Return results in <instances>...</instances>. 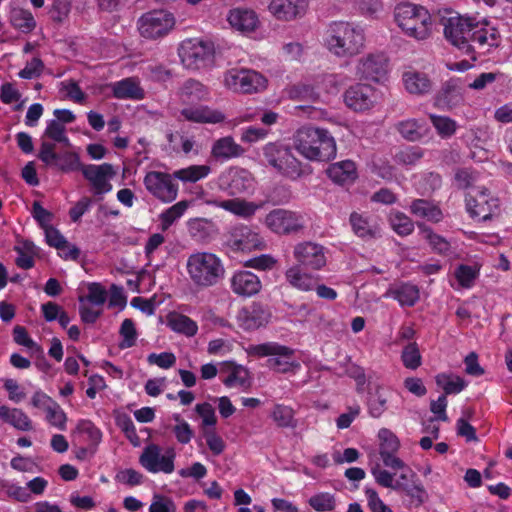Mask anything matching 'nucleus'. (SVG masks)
<instances>
[{"instance_id":"obj_1","label":"nucleus","mask_w":512,"mask_h":512,"mask_svg":"<svg viewBox=\"0 0 512 512\" xmlns=\"http://www.w3.org/2000/svg\"><path fill=\"white\" fill-rule=\"evenodd\" d=\"M444 35L471 61H476L479 55L490 53L502 42L499 30L490 21L464 16L450 17L445 24Z\"/></svg>"},{"instance_id":"obj_2","label":"nucleus","mask_w":512,"mask_h":512,"mask_svg":"<svg viewBox=\"0 0 512 512\" xmlns=\"http://www.w3.org/2000/svg\"><path fill=\"white\" fill-rule=\"evenodd\" d=\"M292 140L293 148L309 161H329L337 153L335 139L323 128L303 126L296 130Z\"/></svg>"},{"instance_id":"obj_3","label":"nucleus","mask_w":512,"mask_h":512,"mask_svg":"<svg viewBox=\"0 0 512 512\" xmlns=\"http://www.w3.org/2000/svg\"><path fill=\"white\" fill-rule=\"evenodd\" d=\"M323 45L337 58L354 57L365 47V34L352 23L333 22L324 34Z\"/></svg>"},{"instance_id":"obj_4","label":"nucleus","mask_w":512,"mask_h":512,"mask_svg":"<svg viewBox=\"0 0 512 512\" xmlns=\"http://www.w3.org/2000/svg\"><path fill=\"white\" fill-rule=\"evenodd\" d=\"M185 270L189 282L197 289L218 285L226 274L222 259L209 251H195L189 254Z\"/></svg>"},{"instance_id":"obj_5","label":"nucleus","mask_w":512,"mask_h":512,"mask_svg":"<svg viewBox=\"0 0 512 512\" xmlns=\"http://www.w3.org/2000/svg\"><path fill=\"white\" fill-rule=\"evenodd\" d=\"M394 18L401 31L410 38L423 41L432 35V16L421 5L410 2L399 3L394 9Z\"/></svg>"},{"instance_id":"obj_6","label":"nucleus","mask_w":512,"mask_h":512,"mask_svg":"<svg viewBox=\"0 0 512 512\" xmlns=\"http://www.w3.org/2000/svg\"><path fill=\"white\" fill-rule=\"evenodd\" d=\"M266 162L278 174L296 181L312 173L309 165L300 161L293 153L292 148L281 142H269L263 147Z\"/></svg>"},{"instance_id":"obj_7","label":"nucleus","mask_w":512,"mask_h":512,"mask_svg":"<svg viewBox=\"0 0 512 512\" xmlns=\"http://www.w3.org/2000/svg\"><path fill=\"white\" fill-rule=\"evenodd\" d=\"M246 352L249 356L254 357L269 356L270 358L267 360L268 367L280 373H287L300 368V364L293 359L294 350L276 342L249 345Z\"/></svg>"},{"instance_id":"obj_8","label":"nucleus","mask_w":512,"mask_h":512,"mask_svg":"<svg viewBox=\"0 0 512 512\" xmlns=\"http://www.w3.org/2000/svg\"><path fill=\"white\" fill-rule=\"evenodd\" d=\"M178 54L185 68L199 70L212 64L215 46L210 40L190 38L181 42Z\"/></svg>"},{"instance_id":"obj_9","label":"nucleus","mask_w":512,"mask_h":512,"mask_svg":"<svg viewBox=\"0 0 512 512\" xmlns=\"http://www.w3.org/2000/svg\"><path fill=\"white\" fill-rule=\"evenodd\" d=\"M223 85L235 93L251 94L264 90L267 80L255 70L233 68L225 72Z\"/></svg>"},{"instance_id":"obj_10","label":"nucleus","mask_w":512,"mask_h":512,"mask_svg":"<svg viewBox=\"0 0 512 512\" xmlns=\"http://www.w3.org/2000/svg\"><path fill=\"white\" fill-rule=\"evenodd\" d=\"M38 158L46 166L56 168L63 173L81 171L84 166L78 153L73 151L57 153L56 145L47 140L41 142Z\"/></svg>"},{"instance_id":"obj_11","label":"nucleus","mask_w":512,"mask_h":512,"mask_svg":"<svg viewBox=\"0 0 512 512\" xmlns=\"http://www.w3.org/2000/svg\"><path fill=\"white\" fill-rule=\"evenodd\" d=\"M176 451L169 447L165 451L157 444L147 445L140 457L139 463L150 473L171 474L175 471Z\"/></svg>"},{"instance_id":"obj_12","label":"nucleus","mask_w":512,"mask_h":512,"mask_svg":"<svg viewBox=\"0 0 512 512\" xmlns=\"http://www.w3.org/2000/svg\"><path fill=\"white\" fill-rule=\"evenodd\" d=\"M264 224L277 235H291L298 234L304 229L305 220L299 212L277 208L266 215Z\"/></svg>"},{"instance_id":"obj_13","label":"nucleus","mask_w":512,"mask_h":512,"mask_svg":"<svg viewBox=\"0 0 512 512\" xmlns=\"http://www.w3.org/2000/svg\"><path fill=\"white\" fill-rule=\"evenodd\" d=\"M175 18L166 10H153L143 14L138 20L140 34L147 39L166 36L174 27Z\"/></svg>"},{"instance_id":"obj_14","label":"nucleus","mask_w":512,"mask_h":512,"mask_svg":"<svg viewBox=\"0 0 512 512\" xmlns=\"http://www.w3.org/2000/svg\"><path fill=\"white\" fill-rule=\"evenodd\" d=\"M382 100V93L368 84H356L344 93L345 104L355 112H366L375 108Z\"/></svg>"},{"instance_id":"obj_15","label":"nucleus","mask_w":512,"mask_h":512,"mask_svg":"<svg viewBox=\"0 0 512 512\" xmlns=\"http://www.w3.org/2000/svg\"><path fill=\"white\" fill-rule=\"evenodd\" d=\"M354 70L358 79L382 82L389 71V60L384 53H369L356 61Z\"/></svg>"},{"instance_id":"obj_16","label":"nucleus","mask_w":512,"mask_h":512,"mask_svg":"<svg viewBox=\"0 0 512 512\" xmlns=\"http://www.w3.org/2000/svg\"><path fill=\"white\" fill-rule=\"evenodd\" d=\"M327 250L319 243L302 241L293 247L296 264L311 271L322 270L327 264Z\"/></svg>"},{"instance_id":"obj_17","label":"nucleus","mask_w":512,"mask_h":512,"mask_svg":"<svg viewBox=\"0 0 512 512\" xmlns=\"http://www.w3.org/2000/svg\"><path fill=\"white\" fill-rule=\"evenodd\" d=\"M81 172L96 196L109 193L112 190L111 180L117 174L116 169L110 163L87 164L83 166Z\"/></svg>"},{"instance_id":"obj_18","label":"nucleus","mask_w":512,"mask_h":512,"mask_svg":"<svg viewBox=\"0 0 512 512\" xmlns=\"http://www.w3.org/2000/svg\"><path fill=\"white\" fill-rule=\"evenodd\" d=\"M143 183L147 191L162 202L169 203L177 198L178 185L168 173L150 171L145 175Z\"/></svg>"},{"instance_id":"obj_19","label":"nucleus","mask_w":512,"mask_h":512,"mask_svg":"<svg viewBox=\"0 0 512 512\" xmlns=\"http://www.w3.org/2000/svg\"><path fill=\"white\" fill-rule=\"evenodd\" d=\"M466 206L472 217L485 221L493 216L499 204L486 188L477 187L467 195Z\"/></svg>"},{"instance_id":"obj_20","label":"nucleus","mask_w":512,"mask_h":512,"mask_svg":"<svg viewBox=\"0 0 512 512\" xmlns=\"http://www.w3.org/2000/svg\"><path fill=\"white\" fill-rule=\"evenodd\" d=\"M379 455L383 464L391 469H408L406 463L397 456L401 447L399 438L388 428H381L377 434Z\"/></svg>"},{"instance_id":"obj_21","label":"nucleus","mask_w":512,"mask_h":512,"mask_svg":"<svg viewBox=\"0 0 512 512\" xmlns=\"http://www.w3.org/2000/svg\"><path fill=\"white\" fill-rule=\"evenodd\" d=\"M254 177L246 169L231 167L219 176V185L230 195L249 193L254 189Z\"/></svg>"},{"instance_id":"obj_22","label":"nucleus","mask_w":512,"mask_h":512,"mask_svg":"<svg viewBox=\"0 0 512 512\" xmlns=\"http://www.w3.org/2000/svg\"><path fill=\"white\" fill-rule=\"evenodd\" d=\"M309 7V0H271L269 12L279 21L290 22L302 18Z\"/></svg>"},{"instance_id":"obj_23","label":"nucleus","mask_w":512,"mask_h":512,"mask_svg":"<svg viewBox=\"0 0 512 512\" xmlns=\"http://www.w3.org/2000/svg\"><path fill=\"white\" fill-rule=\"evenodd\" d=\"M270 312L260 303H252L243 307L236 315V321L240 328L253 331L265 326L270 320Z\"/></svg>"},{"instance_id":"obj_24","label":"nucleus","mask_w":512,"mask_h":512,"mask_svg":"<svg viewBox=\"0 0 512 512\" xmlns=\"http://www.w3.org/2000/svg\"><path fill=\"white\" fill-rule=\"evenodd\" d=\"M232 292L240 297H252L262 289L260 278L251 271L239 270L230 278Z\"/></svg>"},{"instance_id":"obj_25","label":"nucleus","mask_w":512,"mask_h":512,"mask_svg":"<svg viewBox=\"0 0 512 512\" xmlns=\"http://www.w3.org/2000/svg\"><path fill=\"white\" fill-rule=\"evenodd\" d=\"M306 269L305 267L294 264L286 269L284 277L290 287L300 292H311L318 282L320 277Z\"/></svg>"},{"instance_id":"obj_26","label":"nucleus","mask_w":512,"mask_h":512,"mask_svg":"<svg viewBox=\"0 0 512 512\" xmlns=\"http://www.w3.org/2000/svg\"><path fill=\"white\" fill-rule=\"evenodd\" d=\"M462 80L450 78L445 81L435 96V105L440 108H453L464 100Z\"/></svg>"},{"instance_id":"obj_27","label":"nucleus","mask_w":512,"mask_h":512,"mask_svg":"<svg viewBox=\"0 0 512 512\" xmlns=\"http://www.w3.org/2000/svg\"><path fill=\"white\" fill-rule=\"evenodd\" d=\"M180 113L185 120L201 124H219L226 119L221 110L208 105L185 107Z\"/></svg>"},{"instance_id":"obj_28","label":"nucleus","mask_w":512,"mask_h":512,"mask_svg":"<svg viewBox=\"0 0 512 512\" xmlns=\"http://www.w3.org/2000/svg\"><path fill=\"white\" fill-rule=\"evenodd\" d=\"M227 20L233 29L242 34L255 32L260 26L258 14L248 8L231 9Z\"/></svg>"},{"instance_id":"obj_29","label":"nucleus","mask_w":512,"mask_h":512,"mask_svg":"<svg viewBox=\"0 0 512 512\" xmlns=\"http://www.w3.org/2000/svg\"><path fill=\"white\" fill-rule=\"evenodd\" d=\"M207 204L224 209L237 217L249 219L262 207V204L234 198L228 200H209Z\"/></svg>"},{"instance_id":"obj_30","label":"nucleus","mask_w":512,"mask_h":512,"mask_svg":"<svg viewBox=\"0 0 512 512\" xmlns=\"http://www.w3.org/2000/svg\"><path fill=\"white\" fill-rule=\"evenodd\" d=\"M179 95L181 102L185 104L204 102L211 99L209 88L194 79H188L183 83Z\"/></svg>"},{"instance_id":"obj_31","label":"nucleus","mask_w":512,"mask_h":512,"mask_svg":"<svg viewBox=\"0 0 512 512\" xmlns=\"http://www.w3.org/2000/svg\"><path fill=\"white\" fill-rule=\"evenodd\" d=\"M403 84L407 92L414 95H424L432 90L433 83L426 73L408 70L403 73Z\"/></svg>"},{"instance_id":"obj_32","label":"nucleus","mask_w":512,"mask_h":512,"mask_svg":"<svg viewBox=\"0 0 512 512\" xmlns=\"http://www.w3.org/2000/svg\"><path fill=\"white\" fill-rule=\"evenodd\" d=\"M234 245L241 250L263 249L265 244L259 233L248 226H240L232 233Z\"/></svg>"},{"instance_id":"obj_33","label":"nucleus","mask_w":512,"mask_h":512,"mask_svg":"<svg viewBox=\"0 0 512 512\" xmlns=\"http://www.w3.org/2000/svg\"><path fill=\"white\" fill-rule=\"evenodd\" d=\"M328 177L337 184H348L357 178L356 165L351 160L331 164L327 169Z\"/></svg>"},{"instance_id":"obj_34","label":"nucleus","mask_w":512,"mask_h":512,"mask_svg":"<svg viewBox=\"0 0 512 512\" xmlns=\"http://www.w3.org/2000/svg\"><path fill=\"white\" fill-rule=\"evenodd\" d=\"M243 154L244 149L231 136L216 140L211 148V155L217 160H229Z\"/></svg>"},{"instance_id":"obj_35","label":"nucleus","mask_w":512,"mask_h":512,"mask_svg":"<svg viewBox=\"0 0 512 512\" xmlns=\"http://www.w3.org/2000/svg\"><path fill=\"white\" fill-rule=\"evenodd\" d=\"M113 96L117 99L141 100L144 98V90L135 78H125L110 85Z\"/></svg>"},{"instance_id":"obj_36","label":"nucleus","mask_w":512,"mask_h":512,"mask_svg":"<svg viewBox=\"0 0 512 512\" xmlns=\"http://www.w3.org/2000/svg\"><path fill=\"white\" fill-rule=\"evenodd\" d=\"M410 212L418 218L431 222H439L443 218L441 209L433 202L426 199H415L410 204Z\"/></svg>"},{"instance_id":"obj_37","label":"nucleus","mask_w":512,"mask_h":512,"mask_svg":"<svg viewBox=\"0 0 512 512\" xmlns=\"http://www.w3.org/2000/svg\"><path fill=\"white\" fill-rule=\"evenodd\" d=\"M0 419L21 431L32 429V422L28 415L18 408L0 406Z\"/></svg>"},{"instance_id":"obj_38","label":"nucleus","mask_w":512,"mask_h":512,"mask_svg":"<svg viewBox=\"0 0 512 512\" xmlns=\"http://www.w3.org/2000/svg\"><path fill=\"white\" fill-rule=\"evenodd\" d=\"M168 327L179 334H183L186 337H193L198 332L197 323L190 317L181 313H171L167 317Z\"/></svg>"},{"instance_id":"obj_39","label":"nucleus","mask_w":512,"mask_h":512,"mask_svg":"<svg viewBox=\"0 0 512 512\" xmlns=\"http://www.w3.org/2000/svg\"><path fill=\"white\" fill-rule=\"evenodd\" d=\"M435 382L438 387L444 391V395L458 394L467 386L466 381L453 373H439L435 376Z\"/></svg>"},{"instance_id":"obj_40","label":"nucleus","mask_w":512,"mask_h":512,"mask_svg":"<svg viewBox=\"0 0 512 512\" xmlns=\"http://www.w3.org/2000/svg\"><path fill=\"white\" fill-rule=\"evenodd\" d=\"M429 119L437 135L441 139H450L456 134L458 123L451 117L445 115L430 114Z\"/></svg>"},{"instance_id":"obj_41","label":"nucleus","mask_w":512,"mask_h":512,"mask_svg":"<svg viewBox=\"0 0 512 512\" xmlns=\"http://www.w3.org/2000/svg\"><path fill=\"white\" fill-rule=\"evenodd\" d=\"M11 25L23 33H29L36 27V21L29 10L14 7L10 12Z\"/></svg>"},{"instance_id":"obj_42","label":"nucleus","mask_w":512,"mask_h":512,"mask_svg":"<svg viewBox=\"0 0 512 512\" xmlns=\"http://www.w3.org/2000/svg\"><path fill=\"white\" fill-rule=\"evenodd\" d=\"M272 420L280 428H294L297 425L295 411L284 404H275L270 414Z\"/></svg>"},{"instance_id":"obj_43","label":"nucleus","mask_w":512,"mask_h":512,"mask_svg":"<svg viewBox=\"0 0 512 512\" xmlns=\"http://www.w3.org/2000/svg\"><path fill=\"white\" fill-rule=\"evenodd\" d=\"M389 295L399 302L401 306H414L419 300V289L413 284H402L389 291Z\"/></svg>"},{"instance_id":"obj_44","label":"nucleus","mask_w":512,"mask_h":512,"mask_svg":"<svg viewBox=\"0 0 512 512\" xmlns=\"http://www.w3.org/2000/svg\"><path fill=\"white\" fill-rule=\"evenodd\" d=\"M190 236L198 241H204L215 231V226L211 220L206 218L191 219L187 223Z\"/></svg>"},{"instance_id":"obj_45","label":"nucleus","mask_w":512,"mask_h":512,"mask_svg":"<svg viewBox=\"0 0 512 512\" xmlns=\"http://www.w3.org/2000/svg\"><path fill=\"white\" fill-rule=\"evenodd\" d=\"M423 125L417 119H406L396 124L400 135L408 141H419L424 136Z\"/></svg>"},{"instance_id":"obj_46","label":"nucleus","mask_w":512,"mask_h":512,"mask_svg":"<svg viewBox=\"0 0 512 512\" xmlns=\"http://www.w3.org/2000/svg\"><path fill=\"white\" fill-rule=\"evenodd\" d=\"M350 223L354 233L362 238H371L379 232L375 224H371L367 218L358 213H352Z\"/></svg>"},{"instance_id":"obj_47","label":"nucleus","mask_w":512,"mask_h":512,"mask_svg":"<svg viewBox=\"0 0 512 512\" xmlns=\"http://www.w3.org/2000/svg\"><path fill=\"white\" fill-rule=\"evenodd\" d=\"M419 234L426 240L432 249L439 254H447L450 250V243L442 236L435 234L429 227L419 225Z\"/></svg>"},{"instance_id":"obj_48","label":"nucleus","mask_w":512,"mask_h":512,"mask_svg":"<svg viewBox=\"0 0 512 512\" xmlns=\"http://www.w3.org/2000/svg\"><path fill=\"white\" fill-rule=\"evenodd\" d=\"M210 171L208 165H191L175 171L173 177L183 182H196L208 176Z\"/></svg>"},{"instance_id":"obj_49","label":"nucleus","mask_w":512,"mask_h":512,"mask_svg":"<svg viewBox=\"0 0 512 512\" xmlns=\"http://www.w3.org/2000/svg\"><path fill=\"white\" fill-rule=\"evenodd\" d=\"M45 138L51 139L54 142L61 143L65 146L70 145V140L66 135V127L62 123H59V120L51 119L47 121L42 141L46 140Z\"/></svg>"},{"instance_id":"obj_50","label":"nucleus","mask_w":512,"mask_h":512,"mask_svg":"<svg viewBox=\"0 0 512 512\" xmlns=\"http://www.w3.org/2000/svg\"><path fill=\"white\" fill-rule=\"evenodd\" d=\"M389 222L392 229L400 236L409 235L414 230L413 221L400 211H391Z\"/></svg>"},{"instance_id":"obj_51","label":"nucleus","mask_w":512,"mask_h":512,"mask_svg":"<svg viewBox=\"0 0 512 512\" xmlns=\"http://www.w3.org/2000/svg\"><path fill=\"white\" fill-rule=\"evenodd\" d=\"M388 397L380 387L368 399V413L373 418H380L387 410Z\"/></svg>"},{"instance_id":"obj_52","label":"nucleus","mask_w":512,"mask_h":512,"mask_svg":"<svg viewBox=\"0 0 512 512\" xmlns=\"http://www.w3.org/2000/svg\"><path fill=\"white\" fill-rule=\"evenodd\" d=\"M308 504L317 512H330L336 507V498L329 492H319L309 498Z\"/></svg>"},{"instance_id":"obj_53","label":"nucleus","mask_w":512,"mask_h":512,"mask_svg":"<svg viewBox=\"0 0 512 512\" xmlns=\"http://www.w3.org/2000/svg\"><path fill=\"white\" fill-rule=\"evenodd\" d=\"M478 275L479 269L477 267L464 264L459 265L454 271V276L459 286L466 289L474 285Z\"/></svg>"},{"instance_id":"obj_54","label":"nucleus","mask_w":512,"mask_h":512,"mask_svg":"<svg viewBox=\"0 0 512 512\" xmlns=\"http://www.w3.org/2000/svg\"><path fill=\"white\" fill-rule=\"evenodd\" d=\"M401 360L405 368L415 370L422 364V357L417 343L410 342L407 344L401 353Z\"/></svg>"},{"instance_id":"obj_55","label":"nucleus","mask_w":512,"mask_h":512,"mask_svg":"<svg viewBox=\"0 0 512 512\" xmlns=\"http://www.w3.org/2000/svg\"><path fill=\"white\" fill-rule=\"evenodd\" d=\"M187 207L188 205L185 201H180L161 213V229L166 231L176 220H178L184 214Z\"/></svg>"},{"instance_id":"obj_56","label":"nucleus","mask_w":512,"mask_h":512,"mask_svg":"<svg viewBox=\"0 0 512 512\" xmlns=\"http://www.w3.org/2000/svg\"><path fill=\"white\" fill-rule=\"evenodd\" d=\"M119 334L122 338V340L119 343L120 349L131 348L136 344L137 331L135 328V324L131 319L126 318L123 320L119 330Z\"/></svg>"},{"instance_id":"obj_57","label":"nucleus","mask_w":512,"mask_h":512,"mask_svg":"<svg viewBox=\"0 0 512 512\" xmlns=\"http://www.w3.org/2000/svg\"><path fill=\"white\" fill-rule=\"evenodd\" d=\"M45 413L46 420L50 425L58 428L59 430L66 429L67 416L57 402L54 401Z\"/></svg>"},{"instance_id":"obj_58","label":"nucleus","mask_w":512,"mask_h":512,"mask_svg":"<svg viewBox=\"0 0 512 512\" xmlns=\"http://www.w3.org/2000/svg\"><path fill=\"white\" fill-rule=\"evenodd\" d=\"M80 302L85 300L95 306H102L107 300V291L99 283H91L88 285V293L85 297H80Z\"/></svg>"},{"instance_id":"obj_59","label":"nucleus","mask_w":512,"mask_h":512,"mask_svg":"<svg viewBox=\"0 0 512 512\" xmlns=\"http://www.w3.org/2000/svg\"><path fill=\"white\" fill-rule=\"evenodd\" d=\"M400 486L397 491L404 492L416 506L422 505L427 499V493L421 484L408 485L401 482Z\"/></svg>"},{"instance_id":"obj_60","label":"nucleus","mask_w":512,"mask_h":512,"mask_svg":"<svg viewBox=\"0 0 512 512\" xmlns=\"http://www.w3.org/2000/svg\"><path fill=\"white\" fill-rule=\"evenodd\" d=\"M203 437L210 451L214 455H220L225 450V442L215 429H203Z\"/></svg>"},{"instance_id":"obj_61","label":"nucleus","mask_w":512,"mask_h":512,"mask_svg":"<svg viewBox=\"0 0 512 512\" xmlns=\"http://www.w3.org/2000/svg\"><path fill=\"white\" fill-rule=\"evenodd\" d=\"M344 84L345 77L343 75L326 74L321 78L319 88L324 90L326 93L333 94L337 93Z\"/></svg>"},{"instance_id":"obj_62","label":"nucleus","mask_w":512,"mask_h":512,"mask_svg":"<svg viewBox=\"0 0 512 512\" xmlns=\"http://www.w3.org/2000/svg\"><path fill=\"white\" fill-rule=\"evenodd\" d=\"M223 383L228 388L248 387L247 371L242 367H235L231 370L228 376L223 380Z\"/></svg>"},{"instance_id":"obj_63","label":"nucleus","mask_w":512,"mask_h":512,"mask_svg":"<svg viewBox=\"0 0 512 512\" xmlns=\"http://www.w3.org/2000/svg\"><path fill=\"white\" fill-rule=\"evenodd\" d=\"M372 475L374 476L375 481L385 487V488H391L393 490L400 489L401 481H395L394 474L389 472L388 470L381 469V468H374L371 471Z\"/></svg>"},{"instance_id":"obj_64","label":"nucleus","mask_w":512,"mask_h":512,"mask_svg":"<svg viewBox=\"0 0 512 512\" xmlns=\"http://www.w3.org/2000/svg\"><path fill=\"white\" fill-rule=\"evenodd\" d=\"M77 431L87 436L93 445H98L102 440V432L90 420H81L77 424Z\"/></svg>"}]
</instances>
